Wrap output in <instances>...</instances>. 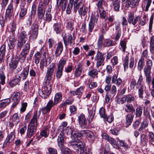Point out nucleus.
Listing matches in <instances>:
<instances>
[{"instance_id": "29", "label": "nucleus", "mask_w": 154, "mask_h": 154, "mask_svg": "<svg viewBox=\"0 0 154 154\" xmlns=\"http://www.w3.org/2000/svg\"><path fill=\"white\" fill-rule=\"evenodd\" d=\"M49 127L47 126L41 131L40 134L42 137H47L49 134Z\"/></svg>"}, {"instance_id": "17", "label": "nucleus", "mask_w": 154, "mask_h": 154, "mask_svg": "<svg viewBox=\"0 0 154 154\" xmlns=\"http://www.w3.org/2000/svg\"><path fill=\"white\" fill-rule=\"evenodd\" d=\"M63 40L64 44L66 47L69 43L70 44H72L73 43V40L74 39H73V38L72 35L70 34H65L63 37Z\"/></svg>"}, {"instance_id": "53", "label": "nucleus", "mask_w": 154, "mask_h": 154, "mask_svg": "<svg viewBox=\"0 0 154 154\" xmlns=\"http://www.w3.org/2000/svg\"><path fill=\"white\" fill-rule=\"evenodd\" d=\"M95 22L90 20L88 23V29L89 32H91L94 29Z\"/></svg>"}, {"instance_id": "14", "label": "nucleus", "mask_w": 154, "mask_h": 154, "mask_svg": "<svg viewBox=\"0 0 154 154\" xmlns=\"http://www.w3.org/2000/svg\"><path fill=\"white\" fill-rule=\"evenodd\" d=\"M53 106V101L50 100L45 106L43 107L40 109V111H42L43 114H46L47 113L49 112Z\"/></svg>"}, {"instance_id": "10", "label": "nucleus", "mask_w": 154, "mask_h": 154, "mask_svg": "<svg viewBox=\"0 0 154 154\" xmlns=\"http://www.w3.org/2000/svg\"><path fill=\"white\" fill-rule=\"evenodd\" d=\"M104 60L103 55L102 53L98 51L95 58V60L96 61V67L98 68L101 65Z\"/></svg>"}, {"instance_id": "42", "label": "nucleus", "mask_w": 154, "mask_h": 154, "mask_svg": "<svg viewBox=\"0 0 154 154\" xmlns=\"http://www.w3.org/2000/svg\"><path fill=\"white\" fill-rule=\"evenodd\" d=\"M95 110L93 109H92L89 111L88 122L89 123H90L92 121L95 114Z\"/></svg>"}, {"instance_id": "38", "label": "nucleus", "mask_w": 154, "mask_h": 154, "mask_svg": "<svg viewBox=\"0 0 154 154\" xmlns=\"http://www.w3.org/2000/svg\"><path fill=\"white\" fill-rule=\"evenodd\" d=\"M66 60L63 58L61 59L57 64V68L63 69L64 66L66 63Z\"/></svg>"}, {"instance_id": "50", "label": "nucleus", "mask_w": 154, "mask_h": 154, "mask_svg": "<svg viewBox=\"0 0 154 154\" xmlns=\"http://www.w3.org/2000/svg\"><path fill=\"white\" fill-rule=\"evenodd\" d=\"M144 88L143 85H141V86L139 88L138 90V96L140 98H143L144 93Z\"/></svg>"}, {"instance_id": "40", "label": "nucleus", "mask_w": 154, "mask_h": 154, "mask_svg": "<svg viewBox=\"0 0 154 154\" xmlns=\"http://www.w3.org/2000/svg\"><path fill=\"white\" fill-rule=\"evenodd\" d=\"M144 59L143 57H141V58L139 60L137 68L138 69L140 70L141 71L143 69V66L144 65Z\"/></svg>"}, {"instance_id": "23", "label": "nucleus", "mask_w": 154, "mask_h": 154, "mask_svg": "<svg viewBox=\"0 0 154 154\" xmlns=\"http://www.w3.org/2000/svg\"><path fill=\"white\" fill-rule=\"evenodd\" d=\"M124 109L126 112L133 113L135 112V109L132 104L127 103L124 106Z\"/></svg>"}, {"instance_id": "48", "label": "nucleus", "mask_w": 154, "mask_h": 154, "mask_svg": "<svg viewBox=\"0 0 154 154\" xmlns=\"http://www.w3.org/2000/svg\"><path fill=\"white\" fill-rule=\"evenodd\" d=\"M125 96L126 98H127V102L128 103H132L133 102H134L135 98L132 95L129 94Z\"/></svg>"}, {"instance_id": "46", "label": "nucleus", "mask_w": 154, "mask_h": 154, "mask_svg": "<svg viewBox=\"0 0 154 154\" xmlns=\"http://www.w3.org/2000/svg\"><path fill=\"white\" fill-rule=\"evenodd\" d=\"M41 54L39 52H37L34 56L35 60V63L38 64L39 62L40 59L41 57Z\"/></svg>"}, {"instance_id": "60", "label": "nucleus", "mask_w": 154, "mask_h": 154, "mask_svg": "<svg viewBox=\"0 0 154 154\" xmlns=\"http://www.w3.org/2000/svg\"><path fill=\"white\" fill-rule=\"evenodd\" d=\"M63 69L57 68L56 72V76L57 79H60L63 74Z\"/></svg>"}, {"instance_id": "30", "label": "nucleus", "mask_w": 154, "mask_h": 154, "mask_svg": "<svg viewBox=\"0 0 154 154\" xmlns=\"http://www.w3.org/2000/svg\"><path fill=\"white\" fill-rule=\"evenodd\" d=\"M140 0H127L128 4L131 8H134L138 5Z\"/></svg>"}, {"instance_id": "44", "label": "nucleus", "mask_w": 154, "mask_h": 154, "mask_svg": "<svg viewBox=\"0 0 154 154\" xmlns=\"http://www.w3.org/2000/svg\"><path fill=\"white\" fill-rule=\"evenodd\" d=\"M53 26L56 33L59 34L60 33L61 30L60 23L58 22L54 23Z\"/></svg>"}, {"instance_id": "32", "label": "nucleus", "mask_w": 154, "mask_h": 154, "mask_svg": "<svg viewBox=\"0 0 154 154\" xmlns=\"http://www.w3.org/2000/svg\"><path fill=\"white\" fill-rule=\"evenodd\" d=\"M99 72L96 69H93L89 71L88 75L91 77L94 78L98 77V72Z\"/></svg>"}, {"instance_id": "31", "label": "nucleus", "mask_w": 154, "mask_h": 154, "mask_svg": "<svg viewBox=\"0 0 154 154\" xmlns=\"http://www.w3.org/2000/svg\"><path fill=\"white\" fill-rule=\"evenodd\" d=\"M134 115L133 113H128L126 116V121L127 124L128 125H130L133 120Z\"/></svg>"}, {"instance_id": "45", "label": "nucleus", "mask_w": 154, "mask_h": 154, "mask_svg": "<svg viewBox=\"0 0 154 154\" xmlns=\"http://www.w3.org/2000/svg\"><path fill=\"white\" fill-rule=\"evenodd\" d=\"M113 46L112 41L110 39H105L104 40L103 45L104 47H109Z\"/></svg>"}, {"instance_id": "34", "label": "nucleus", "mask_w": 154, "mask_h": 154, "mask_svg": "<svg viewBox=\"0 0 154 154\" xmlns=\"http://www.w3.org/2000/svg\"><path fill=\"white\" fill-rule=\"evenodd\" d=\"M112 4L114 11L117 12L119 11L120 4V0H116L113 2Z\"/></svg>"}, {"instance_id": "62", "label": "nucleus", "mask_w": 154, "mask_h": 154, "mask_svg": "<svg viewBox=\"0 0 154 154\" xmlns=\"http://www.w3.org/2000/svg\"><path fill=\"white\" fill-rule=\"evenodd\" d=\"M149 141L150 142H154V133L152 132H149L148 134Z\"/></svg>"}, {"instance_id": "1", "label": "nucleus", "mask_w": 154, "mask_h": 154, "mask_svg": "<svg viewBox=\"0 0 154 154\" xmlns=\"http://www.w3.org/2000/svg\"><path fill=\"white\" fill-rule=\"evenodd\" d=\"M55 66L54 63H52L47 68L43 87L42 90H39L38 92L39 95L43 98H48L51 92V80L54 74Z\"/></svg>"}, {"instance_id": "22", "label": "nucleus", "mask_w": 154, "mask_h": 154, "mask_svg": "<svg viewBox=\"0 0 154 154\" xmlns=\"http://www.w3.org/2000/svg\"><path fill=\"white\" fill-rule=\"evenodd\" d=\"M29 66H26L24 68L22 72L19 76H20V79L22 78L23 80L26 79L28 75Z\"/></svg>"}, {"instance_id": "37", "label": "nucleus", "mask_w": 154, "mask_h": 154, "mask_svg": "<svg viewBox=\"0 0 154 154\" xmlns=\"http://www.w3.org/2000/svg\"><path fill=\"white\" fill-rule=\"evenodd\" d=\"M104 40L103 35H100L99 36L97 42V45L99 48H101L102 47L103 45Z\"/></svg>"}, {"instance_id": "16", "label": "nucleus", "mask_w": 154, "mask_h": 154, "mask_svg": "<svg viewBox=\"0 0 154 154\" xmlns=\"http://www.w3.org/2000/svg\"><path fill=\"white\" fill-rule=\"evenodd\" d=\"M65 136L63 131L62 130L60 132L57 140L58 146L60 148H61L64 146L65 141Z\"/></svg>"}, {"instance_id": "28", "label": "nucleus", "mask_w": 154, "mask_h": 154, "mask_svg": "<svg viewBox=\"0 0 154 154\" xmlns=\"http://www.w3.org/2000/svg\"><path fill=\"white\" fill-rule=\"evenodd\" d=\"M84 5V4L81 0H75L74 3V10L75 13H76L79 7L81 5Z\"/></svg>"}, {"instance_id": "12", "label": "nucleus", "mask_w": 154, "mask_h": 154, "mask_svg": "<svg viewBox=\"0 0 154 154\" xmlns=\"http://www.w3.org/2000/svg\"><path fill=\"white\" fill-rule=\"evenodd\" d=\"M47 8L42 3L39 4L38 8L37 14L38 19H42L44 17L45 9Z\"/></svg>"}, {"instance_id": "61", "label": "nucleus", "mask_w": 154, "mask_h": 154, "mask_svg": "<svg viewBox=\"0 0 154 154\" xmlns=\"http://www.w3.org/2000/svg\"><path fill=\"white\" fill-rule=\"evenodd\" d=\"M126 43L125 40L121 41L120 42V45L121 48L122 49V51L125 52V49L126 48Z\"/></svg>"}, {"instance_id": "41", "label": "nucleus", "mask_w": 154, "mask_h": 154, "mask_svg": "<svg viewBox=\"0 0 154 154\" xmlns=\"http://www.w3.org/2000/svg\"><path fill=\"white\" fill-rule=\"evenodd\" d=\"M20 117L17 113L14 114L12 117V120L14 122V125L16 126L20 122Z\"/></svg>"}, {"instance_id": "8", "label": "nucleus", "mask_w": 154, "mask_h": 154, "mask_svg": "<svg viewBox=\"0 0 154 154\" xmlns=\"http://www.w3.org/2000/svg\"><path fill=\"white\" fill-rule=\"evenodd\" d=\"M38 25L33 23L31 26V30L30 31L29 33L30 37L33 40L35 39L38 33Z\"/></svg>"}, {"instance_id": "51", "label": "nucleus", "mask_w": 154, "mask_h": 154, "mask_svg": "<svg viewBox=\"0 0 154 154\" xmlns=\"http://www.w3.org/2000/svg\"><path fill=\"white\" fill-rule=\"evenodd\" d=\"M36 7L35 5H33L32 6V8L30 14H29V17L34 18L36 14Z\"/></svg>"}, {"instance_id": "15", "label": "nucleus", "mask_w": 154, "mask_h": 154, "mask_svg": "<svg viewBox=\"0 0 154 154\" xmlns=\"http://www.w3.org/2000/svg\"><path fill=\"white\" fill-rule=\"evenodd\" d=\"M39 114H38L37 111L35 112L33 117L28 125L37 128L38 125L37 120L39 118Z\"/></svg>"}, {"instance_id": "35", "label": "nucleus", "mask_w": 154, "mask_h": 154, "mask_svg": "<svg viewBox=\"0 0 154 154\" xmlns=\"http://www.w3.org/2000/svg\"><path fill=\"white\" fill-rule=\"evenodd\" d=\"M83 89V87L81 86L79 88L77 89L75 91H71L70 93L74 96L75 95L81 96L82 94Z\"/></svg>"}, {"instance_id": "3", "label": "nucleus", "mask_w": 154, "mask_h": 154, "mask_svg": "<svg viewBox=\"0 0 154 154\" xmlns=\"http://www.w3.org/2000/svg\"><path fill=\"white\" fill-rule=\"evenodd\" d=\"M71 137L73 141L71 143L70 145L74 149V152L79 154V152H82L85 149H87L85 147V143L84 142L80 141L81 137H77L76 138H73L72 137V132L71 133Z\"/></svg>"}, {"instance_id": "4", "label": "nucleus", "mask_w": 154, "mask_h": 154, "mask_svg": "<svg viewBox=\"0 0 154 154\" xmlns=\"http://www.w3.org/2000/svg\"><path fill=\"white\" fill-rule=\"evenodd\" d=\"M140 17L137 16L134 18V14L133 12H130L128 14L127 20L126 18L123 17L122 18V24L123 26H128V22L130 24H132L133 25L136 26V24Z\"/></svg>"}, {"instance_id": "27", "label": "nucleus", "mask_w": 154, "mask_h": 154, "mask_svg": "<svg viewBox=\"0 0 154 154\" xmlns=\"http://www.w3.org/2000/svg\"><path fill=\"white\" fill-rule=\"evenodd\" d=\"M62 99V95L60 93H57L54 97V102H53V106L60 102Z\"/></svg>"}, {"instance_id": "33", "label": "nucleus", "mask_w": 154, "mask_h": 154, "mask_svg": "<svg viewBox=\"0 0 154 154\" xmlns=\"http://www.w3.org/2000/svg\"><path fill=\"white\" fill-rule=\"evenodd\" d=\"M99 17V14L97 10L94 11L92 13L90 20L95 22V23H97Z\"/></svg>"}, {"instance_id": "5", "label": "nucleus", "mask_w": 154, "mask_h": 154, "mask_svg": "<svg viewBox=\"0 0 154 154\" xmlns=\"http://www.w3.org/2000/svg\"><path fill=\"white\" fill-rule=\"evenodd\" d=\"M8 61L9 63L10 68L11 70H14L16 69L17 72L20 71L22 69L20 66H18L19 59L17 58L16 60L15 58H12L8 57L7 58Z\"/></svg>"}, {"instance_id": "21", "label": "nucleus", "mask_w": 154, "mask_h": 154, "mask_svg": "<svg viewBox=\"0 0 154 154\" xmlns=\"http://www.w3.org/2000/svg\"><path fill=\"white\" fill-rule=\"evenodd\" d=\"M36 128L28 125L26 136L28 138H31L35 133Z\"/></svg>"}, {"instance_id": "64", "label": "nucleus", "mask_w": 154, "mask_h": 154, "mask_svg": "<svg viewBox=\"0 0 154 154\" xmlns=\"http://www.w3.org/2000/svg\"><path fill=\"white\" fill-rule=\"evenodd\" d=\"M5 52V45H2L0 48V55L4 56Z\"/></svg>"}, {"instance_id": "39", "label": "nucleus", "mask_w": 154, "mask_h": 154, "mask_svg": "<svg viewBox=\"0 0 154 154\" xmlns=\"http://www.w3.org/2000/svg\"><path fill=\"white\" fill-rule=\"evenodd\" d=\"M150 50L151 53L154 54V36H152L150 38Z\"/></svg>"}, {"instance_id": "47", "label": "nucleus", "mask_w": 154, "mask_h": 154, "mask_svg": "<svg viewBox=\"0 0 154 154\" xmlns=\"http://www.w3.org/2000/svg\"><path fill=\"white\" fill-rule=\"evenodd\" d=\"M10 102V99L8 98L3 100L2 101L0 102V107H5L8 105Z\"/></svg>"}, {"instance_id": "19", "label": "nucleus", "mask_w": 154, "mask_h": 154, "mask_svg": "<svg viewBox=\"0 0 154 154\" xmlns=\"http://www.w3.org/2000/svg\"><path fill=\"white\" fill-rule=\"evenodd\" d=\"M9 40L8 43V46L10 49H13L15 46V42L16 41L15 35H11L8 38Z\"/></svg>"}, {"instance_id": "18", "label": "nucleus", "mask_w": 154, "mask_h": 154, "mask_svg": "<svg viewBox=\"0 0 154 154\" xmlns=\"http://www.w3.org/2000/svg\"><path fill=\"white\" fill-rule=\"evenodd\" d=\"M152 66V61L150 60H148L146 62V66L144 69L145 75H150L151 69Z\"/></svg>"}, {"instance_id": "26", "label": "nucleus", "mask_w": 154, "mask_h": 154, "mask_svg": "<svg viewBox=\"0 0 154 154\" xmlns=\"http://www.w3.org/2000/svg\"><path fill=\"white\" fill-rule=\"evenodd\" d=\"M21 80L20 76H17L16 78L9 82V84L11 87H13L17 84H19V83Z\"/></svg>"}, {"instance_id": "43", "label": "nucleus", "mask_w": 154, "mask_h": 154, "mask_svg": "<svg viewBox=\"0 0 154 154\" xmlns=\"http://www.w3.org/2000/svg\"><path fill=\"white\" fill-rule=\"evenodd\" d=\"M143 112V109L140 106H139L136 109L135 115L136 117H140Z\"/></svg>"}, {"instance_id": "54", "label": "nucleus", "mask_w": 154, "mask_h": 154, "mask_svg": "<svg viewBox=\"0 0 154 154\" xmlns=\"http://www.w3.org/2000/svg\"><path fill=\"white\" fill-rule=\"evenodd\" d=\"M27 129V128L26 124L25 123L21 126L19 132L20 134L21 135L24 134Z\"/></svg>"}, {"instance_id": "49", "label": "nucleus", "mask_w": 154, "mask_h": 154, "mask_svg": "<svg viewBox=\"0 0 154 154\" xmlns=\"http://www.w3.org/2000/svg\"><path fill=\"white\" fill-rule=\"evenodd\" d=\"M57 3H59L60 5H62L63 11H64L65 10L67 5V2L66 1L63 0H57Z\"/></svg>"}, {"instance_id": "57", "label": "nucleus", "mask_w": 154, "mask_h": 154, "mask_svg": "<svg viewBox=\"0 0 154 154\" xmlns=\"http://www.w3.org/2000/svg\"><path fill=\"white\" fill-rule=\"evenodd\" d=\"M16 29V23L14 22L12 23L11 27L10 29V32L11 33V35H15V32Z\"/></svg>"}, {"instance_id": "13", "label": "nucleus", "mask_w": 154, "mask_h": 154, "mask_svg": "<svg viewBox=\"0 0 154 154\" xmlns=\"http://www.w3.org/2000/svg\"><path fill=\"white\" fill-rule=\"evenodd\" d=\"M13 103L11 106L14 108L19 103L20 100V94L18 92H14L12 96Z\"/></svg>"}, {"instance_id": "55", "label": "nucleus", "mask_w": 154, "mask_h": 154, "mask_svg": "<svg viewBox=\"0 0 154 154\" xmlns=\"http://www.w3.org/2000/svg\"><path fill=\"white\" fill-rule=\"evenodd\" d=\"M49 11H51L50 8L49 9L48 12H46V13L45 14L46 18L45 20L46 22H50L52 18L51 15L50 14V12Z\"/></svg>"}, {"instance_id": "9", "label": "nucleus", "mask_w": 154, "mask_h": 154, "mask_svg": "<svg viewBox=\"0 0 154 154\" xmlns=\"http://www.w3.org/2000/svg\"><path fill=\"white\" fill-rule=\"evenodd\" d=\"M78 121L79 125L81 128H85L87 127V121L84 114L81 113L78 116Z\"/></svg>"}, {"instance_id": "56", "label": "nucleus", "mask_w": 154, "mask_h": 154, "mask_svg": "<svg viewBox=\"0 0 154 154\" xmlns=\"http://www.w3.org/2000/svg\"><path fill=\"white\" fill-rule=\"evenodd\" d=\"M99 113L100 116L104 119H106L107 115L105 114V109L103 107L101 108L99 110Z\"/></svg>"}, {"instance_id": "25", "label": "nucleus", "mask_w": 154, "mask_h": 154, "mask_svg": "<svg viewBox=\"0 0 154 154\" xmlns=\"http://www.w3.org/2000/svg\"><path fill=\"white\" fill-rule=\"evenodd\" d=\"M13 5L12 4L10 3L8 5L6 10L5 18L6 20L9 19L13 11Z\"/></svg>"}, {"instance_id": "20", "label": "nucleus", "mask_w": 154, "mask_h": 154, "mask_svg": "<svg viewBox=\"0 0 154 154\" xmlns=\"http://www.w3.org/2000/svg\"><path fill=\"white\" fill-rule=\"evenodd\" d=\"M63 50V43L61 42H59L57 44L55 51V55L56 57H59L62 53Z\"/></svg>"}, {"instance_id": "36", "label": "nucleus", "mask_w": 154, "mask_h": 154, "mask_svg": "<svg viewBox=\"0 0 154 154\" xmlns=\"http://www.w3.org/2000/svg\"><path fill=\"white\" fill-rule=\"evenodd\" d=\"M73 100L70 98L66 99L60 105V107L61 108L64 107L67 105L71 104L73 103Z\"/></svg>"}, {"instance_id": "2", "label": "nucleus", "mask_w": 154, "mask_h": 154, "mask_svg": "<svg viewBox=\"0 0 154 154\" xmlns=\"http://www.w3.org/2000/svg\"><path fill=\"white\" fill-rule=\"evenodd\" d=\"M95 134V132L89 130H83L80 132L75 130L72 131V138H76V137H81L84 135L91 142L94 141L96 137Z\"/></svg>"}, {"instance_id": "11", "label": "nucleus", "mask_w": 154, "mask_h": 154, "mask_svg": "<svg viewBox=\"0 0 154 154\" xmlns=\"http://www.w3.org/2000/svg\"><path fill=\"white\" fill-rule=\"evenodd\" d=\"M15 137V132L14 130L10 133L6 138L3 144V146H5L12 142Z\"/></svg>"}, {"instance_id": "24", "label": "nucleus", "mask_w": 154, "mask_h": 154, "mask_svg": "<svg viewBox=\"0 0 154 154\" xmlns=\"http://www.w3.org/2000/svg\"><path fill=\"white\" fill-rule=\"evenodd\" d=\"M25 4L24 2H22L21 3L20 6V11L19 14V16L21 18L24 17L27 12V9L24 6Z\"/></svg>"}, {"instance_id": "58", "label": "nucleus", "mask_w": 154, "mask_h": 154, "mask_svg": "<svg viewBox=\"0 0 154 154\" xmlns=\"http://www.w3.org/2000/svg\"><path fill=\"white\" fill-rule=\"evenodd\" d=\"M99 11L100 15V17L102 19H104L106 16V13L103 8H99Z\"/></svg>"}, {"instance_id": "52", "label": "nucleus", "mask_w": 154, "mask_h": 154, "mask_svg": "<svg viewBox=\"0 0 154 154\" xmlns=\"http://www.w3.org/2000/svg\"><path fill=\"white\" fill-rule=\"evenodd\" d=\"M107 140L111 143L114 148H118L119 147L116 144V141L112 138L109 137Z\"/></svg>"}, {"instance_id": "7", "label": "nucleus", "mask_w": 154, "mask_h": 154, "mask_svg": "<svg viewBox=\"0 0 154 154\" xmlns=\"http://www.w3.org/2000/svg\"><path fill=\"white\" fill-rule=\"evenodd\" d=\"M23 48L22 49V52L24 54H23L21 53H20V54L19 55V60H20L21 61V62H24L26 58V56L28 54L30 48V44L28 42L26 43V44L24 45L23 47Z\"/></svg>"}, {"instance_id": "6", "label": "nucleus", "mask_w": 154, "mask_h": 154, "mask_svg": "<svg viewBox=\"0 0 154 154\" xmlns=\"http://www.w3.org/2000/svg\"><path fill=\"white\" fill-rule=\"evenodd\" d=\"M28 42L27 36L26 32L23 31L22 32L20 35L19 37L18 38L17 46V48L20 50L22 48L26 43Z\"/></svg>"}, {"instance_id": "59", "label": "nucleus", "mask_w": 154, "mask_h": 154, "mask_svg": "<svg viewBox=\"0 0 154 154\" xmlns=\"http://www.w3.org/2000/svg\"><path fill=\"white\" fill-rule=\"evenodd\" d=\"M110 90V97L112 96V97H113L116 93V86L115 85L112 86Z\"/></svg>"}, {"instance_id": "63", "label": "nucleus", "mask_w": 154, "mask_h": 154, "mask_svg": "<svg viewBox=\"0 0 154 154\" xmlns=\"http://www.w3.org/2000/svg\"><path fill=\"white\" fill-rule=\"evenodd\" d=\"M40 68L41 70H43L44 66H46L47 65V60H44L40 63Z\"/></svg>"}]
</instances>
